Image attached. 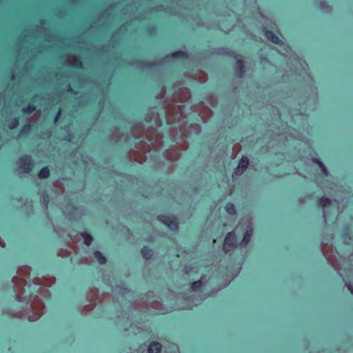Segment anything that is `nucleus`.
<instances>
[{
	"instance_id": "bb28decb",
	"label": "nucleus",
	"mask_w": 353,
	"mask_h": 353,
	"mask_svg": "<svg viewBox=\"0 0 353 353\" xmlns=\"http://www.w3.org/2000/svg\"><path fill=\"white\" fill-rule=\"evenodd\" d=\"M312 161L314 163H315L316 164H317L319 165V167H321V164H323V163L321 161H320L319 159H318L316 158H313Z\"/></svg>"
},
{
	"instance_id": "f8f14e48",
	"label": "nucleus",
	"mask_w": 353,
	"mask_h": 353,
	"mask_svg": "<svg viewBox=\"0 0 353 353\" xmlns=\"http://www.w3.org/2000/svg\"><path fill=\"white\" fill-rule=\"evenodd\" d=\"M152 250L146 246L143 247L141 250V254L143 257L146 260L150 259L152 256Z\"/></svg>"
},
{
	"instance_id": "1a4fd4ad",
	"label": "nucleus",
	"mask_w": 353,
	"mask_h": 353,
	"mask_svg": "<svg viewBox=\"0 0 353 353\" xmlns=\"http://www.w3.org/2000/svg\"><path fill=\"white\" fill-rule=\"evenodd\" d=\"M162 344L157 341H151L148 345V353H161Z\"/></svg>"
},
{
	"instance_id": "a878e982",
	"label": "nucleus",
	"mask_w": 353,
	"mask_h": 353,
	"mask_svg": "<svg viewBox=\"0 0 353 353\" xmlns=\"http://www.w3.org/2000/svg\"><path fill=\"white\" fill-rule=\"evenodd\" d=\"M312 161L314 163H315L316 164H317L319 165V167H321V164H323V163L321 161H320L319 159H318L316 158H313Z\"/></svg>"
},
{
	"instance_id": "39448f33",
	"label": "nucleus",
	"mask_w": 353,
	"mask_h": 353,
	"mask_svg": "<svg viewBox=\"0 0 353 353\" xmlns=\"http://www.w3.org/2000/svg\"><path fill=\"white\" fill-rule=\"evenodd\" d=\"M32 167V159L30 156H23L18 161V168L20 173H28Z\"/></svg>"
},
{
	"instance_id": "4468645a",
	"label": "nucleus",
	"mask_w": 353,
	"mask_h": 353,
	"mask_svg": "<svg viewBox=\"0 0 353 353\" xmlns=\"http://www.w3.org/2000/svg\"><path fill=\"white\" fill-rule=\"evenodd\" d=\"M49 176H50V170L48 169V167H45V168H42L38 174V177L39 179H47V178H48Z\"/></svg>"
},
{
	"instance_id": "6e6552de",
	"label": "nucleus",
	"mask_w": 353,
	"mask_h": 353,
	"mask_svg": "<svg viewBox=\"0 0 353 353\" xmlns=\"http://www.w3.org/2000/svg\"><path fill=\"white\" fill-rule=\"evenodd\" d=\"M248 163H249V159L245 157H243L241 159V160L235 170V174L236 175L242 174L245 172L246 168H248Z\"/></svg>"
},
{
	"instance_id": "2eb2a0df",
	"label": "nucleus",
	"mask_w": 353,
	"mask_h": 353,
	"mask_svg": "<svg viewBox=\"0 0 353 353\" xmlns=\"http://www.w3.org/2000/svg\"><path fill=\"white\" fill-rule=\"evenodd\" d=\"M81 236L83 239V243L86 245H90L92 241H93V239L92 237V236L87 233V232H83L81 234Z\"/></svg>"
},
{
	"instance_id": "c756f323",
	"label": "nucleus",
	"mask_w": 353,
	"mask_h": 353,
	"mask_svg": "<svg viewBox=\"0 0 353 353\" xmlns=\"http://www.w3.org/2000/svg\"><path fill=\"white\" fill-rule=\"evenodd\" d=\"M347 286L348 290L351 292V293L353 294V288L351 287L350 285H347Z\"/></svg>"
},
{
	"instance_id": "393cba45",
	"label": "nucleus",
	"mask_w": 353,
	"mask_h": 353,
	"mask_svg": "<svg viewBox=\"0 0 353 353\" xmlns=\"http://www.w3.org/2000/svg\"><path fill=\"white\" fill-rule=\"evenodd\" d=\"M19 124L18 120L15 119L12 123L9 124L8 127L10 129H14Z\"/></svg>"
},
{
	"instance_id": "5701e85b",
	"label": "nucleus",
	"mask_w": 353,
	"mask_h": 353,
	"mask_svg": "<svg viewBox=\"0 0 353 353\" xmlns=\"http://www.w3.org/2000/svg\"><path fill=\"white\" fill-rule=\"evenodd\" d=\"M343 242L346 244H350L352 241V239L351 237L348 235L347 233H345L344 235H343Z\"/></svg>"
},
{
	"instance_id": "cd10ccee",
	"label": "nucleus",
	"mask_w": 353,
	"mask_h": 353,
	"mask_svg": "<svg viewBox=\"0 0 353 353\" xmlns=\"http://www.w3.org/2000/svg\"><path fill=\"white\" fill-rule=\"evenodd\" d=\"M61 110H59L57 114V115L55 116V118H54V121L57 122L61 115Z\"/></svg>"
},
{
	"instance_id": "9d476101",
	"label": "nucleus",
	"mask_w": 353,
	"mask_h": 353,
	"mask_svg": "<svg viewBox=\"0 0 353 353\" xmlns=\"http://www.w3.org/2000/svg\"><path fill=\"white\" fill-rule=\"evenodd\" d=\"M331 205V200L326 197H322L320 199L319 201V205L323 208V217L325 219V221H326V212L325 208L329 207Z\"/></svg>"
},
{
	"instance_id": "dca6fc26",
	"label": "nucleus",
	"mask_w": 353,
	"mask_h": 353,
	"mask_svg": "<svg viewBox=\"0 0 353 353\" xmlns=\"http://www.w3.org/2000/svg\"><path fill=\"white\" fill-rule=\"evenodd\" d=\"M170 57H172V58H174V59L186 58L187 57V54H186V53H185L183 51H177V52H174L170 54V55L167 56V58H170Z\"/></svg>"
},
{
	"instance_id": "aec40b11",
	"label": "nucleus",
	"mask_w": 353,
	"mask_h": 353,
	"mask_svg": "<svg viewBox=\"0 0 353 353\" xmlns=\"http://www.w3.org/2000/svg\"><path fill=\"white\" fill-rule=\"evenodd\" d=\"M36 110V108L34 105H28L27 107H25L22 109V112L24 113L30 114Z\"/></svg>"
},
{
	"instance_id": "9b49d317",
	"label": "nucleus",
	"mask_w": 353,
	"mask_h": 353,
	"mask_svg": "<svg viewBox=\"0 0 353 353\" xmlns=\"http://www.w3.org/2000/svg\"><path fill=\"white\" fill-rule=\"evenodd\" d=\"M245 72V65L241 60H237L236 63V74L238 77H243Z\"/></svg>"
},
{
	"instance_id": "7c9ffc66",
	"label": "nucleus",
	"mask_w": 353,
	"mask_h": 353,
	"mask_svg": "<svg viewBox=\"0 0 353 353\" xmlns=\"http://www.w3.org/2000/svg\"><path fill=\"white\" fill-rule=\"evenodd\" d=\"M77 66H79V67H81L82 64H81V63L80 61H78V62L77 63Z\"/></svg>"
},
{
	"instance_id": "f257e3e1",
	"label": "nucleus",
	"mask_w": 353,
	"mask_h": 353,
	"mask_svg": "<svg viewBox=\"0 0 353 353\" xmlns=\"http://www.w3.org/2000/svg\"><path fill=\"white\" fill-rule=\"evenodd\" d=\"M15 296L19 301L26 302L28 319L30 321H35L40 316V311L43 307L41 300L38 298L37 292L40 289L37 283H26L18 279H12Z\"/></svg>"
},
{
	"instance_id": "c85d7f7f",
	"label": "nucleus",
	"mask_w": 353,
	"mask_h": 353,
	"mask_svg": "<svg viewBox=\"0 0 353 353\" xmlns=\"http://www.w3.org/2000/svg\"><path fill=\"white\" fill-rule=\"evenodd\" d=\"M296 64H297V65H301V66L304 67V65H304V63H303V62H302V61H301V60H296Z\"/></svg>"
},
{
	"instance_id": "f3484780",
	"label": "nucleus",
	"mask_w": 353,
	"mask_h": 353,
	"mask_svg": "<svg viewBox=\"0 0 353 353\" xmlns=\"http://www.w3.org/2000/svg\"><path fill=\"white\" fill-rule=\"evenodd\" d=\"M94 257L97 259L99 263L103 264L106 262V258L103 254L99 251H95L94 252Z\"/></svg>"
},
{
	"instance_id": "b1692460",
	"label": "nucleus",
	"mask_w": 353,
	"mask_h": 353,
	"mask_svg": "<svg viewBox=\"0 0 353 353\" xmlns=\"http://www.w3.org/2000/svg\"><path fill=\"white\" fill-rule=\"evenodd\" d=\"M319 168L325 176H327L329 175V172L324 164H321Z\"/></svg>"
},
{
	"instance_id": "a211bd4d",
	"label": "nucleus",
	"mask_w": 353,
	"mask_h": 353,
	"mask_svg": "<svg viewBox=\"0 0 353 353\" xmlns=\"http://www.w3.org/2000/svg\"><path fill=\"white\" fill-rule=\"evenodd\" d=\"M225 209L226 212L230 214H235V206L234 204L231 203H228L226 204Z\"/></svg>"
},
{
	"instance_id": "7ed1b4c3",
	"label": "nucleus",
	"mask_w": 353,
	"mask_h": 353,
	"mask_svg": "<svg viewBox=\"0 0 353 353\" xmlns=\"http://www.w3.org/2000/svg\"><path fill=\"white\" fill-rule=\"evenodd\" d=\"M263 31L266 38L275 44H280L278 52L283 55H287L290 51V48L288 46L282 43L281 40L273 32L266 28H263Z\"/></svg>"
},
{
	"instance_id": "ddd939ff",
	"label": "nucleus",
	"mask_w": 353,
	"mask_h": 353,
	"mask_svg": "<svg viewBox=\"0 0 353 353\" xmlns=\"http://www.w3.org/2000/svg\"><path fill=\"white\" fill-rule=\"evenodd\" d=\"M319 9L325 12V13H328V12H330L332 11V8L331 6H330L325 1H320L319 3Z\"/></svg>"
},
{
	"instance_id": "423d86ee",
	"label": "nucleus",
	"mask_w": 353,
	"mask_h": 353,
	"mask_svg": "<svg viewBox=\"0 0 353 353\" xmlns=\"http://www.w3.org/2000/svg\"><path fill=\"white\" fill-rule=\"evenodd\" d=\"M254 228L251 223H249L245 228L243 234V237L241 241L239 243L238 246L242 249L247 247L248 243L250 242L252 236L253 235Z\"/></svg>"
},
{
	"instance_id": "473e14b6",
	"label": "nucleus",
	"mask_w": 353,
	"mask_h": 353,
	"mask_svg": "<svg viewBox=\"0 0 353 353\" xmlns=\"http://www.w3.org/2000/svg\"><path fill=\"white\" fill-rule=\"evenodd\" d=\"M0 245L2 247L3 246V245L1 242H0Z\"/></svg>"
},
{
	"instance_id": "f03ea898",
	"label": "nucleus",
	"mask_w": 353,
	"mask_h": 353,
	"mask_svg": "<svg viewBox=\"0 0 353 353\" xmlns=\"http://www.w3.org/2000/svg\"><path fill=\"white\" fill-rule=\"evenodd\" d=\"M210 281V277L206 274L202 275L201 278L193 283H192L190 285V290L189 292L191 294H185L183 298L187 302V305L184 306L183 308L191 309L194 306H196L200 305L204 299L207 297L212 295V292H210L208 294H203L202 296H199L196 297L193 293H196L200 292L203 288L206 286Z\"/></svg>"
},
{
	"instance_id": "2f4dec72",
	"label": "nucleus",
	"mask_w": 353,
	"mask_h": 353,
	"mask_svg": "<svg viewBox=\"0 0 353 353\" xmlns=\"http://www.w3.org/2000/svg\"><path fill=\"white\" fill-rule=\"evenodd\" d=\"M68 90H69V91H70V90H71V87H70V85H68Z\"/></svg>"
},
{
	"instance_id": "4be33fe9",
	"label": "nucleus",
	"mask_w": 353,
	"mask_h": 353,
	"mask_svg": "<svg viewBox=\"0 0 353 353\" xmlns=\"http://www.w3.org/2000/svg\"><path fill=\"white\" fill-rule=\"evenodd\" d=\"M42 203L45 205L46 208H48V205L49 203L48 196L47 194H43L42 196Z\"/></svg>"
},
{
	"instance_id": "412c9836",
	"label": "nucleus",
	"mask_w": 353,
	"mask_h": 353,
	"mask_svg": "<svg viewBox=\"0 0 353 353\" xmlns=\"http://www.w3.org/2000/svg\"><path fill=\"white\" fill-rule=\"evenodd\" d=\"M315 103V99H310L308 100V101H307V103H305V110L307 109H309V110H312L314 109V105Z\"/></svg>"
},
{
	"instance_id": "6ab92c4d",
	"label": "nucleus",
	"mask_w": 353,
	"mask_h": 353,
	"mask_svg": "<svg viewBox=\"0 0 353 353\" xmlns=\"http://www.w3.org/2000/svg\"><path fill=\"white\" fill-rule=\"evenodd\" d=\"M31 130V125L30 124L28 123L25 125L23 128L20 131L21 135H28Z\"/></svg>"
},
{
	"instance_id": "0eeeda50",
	"label": "nucleus",
	"mask_w": 353,
	"mask_h": 353,
	"mask_svg": "<svg viewBox=\"0 0 353 353\" xmlns=\"http://www.w3.org/2000/svg\"><path fill=\"white\" fill-rule=\"evenodd\" d=\"M159 219L170 230L176 231L178 229V224L175 218L168 216H160Z\"/></svg>"
},
{
	"instance_id": "20e7f679",
	"label": "nucleus",
	"mask_w": 353,
	"mask_h": 353,
	"mask_svg": "<svg viewBox=\"0 0 353 353\" xmlns=\"http://www.w3.org/2000/svg\"><path fill=\"white\" fill-rule=\"evenodd\" d=\"M237 246L236 236L234 232H230L227 234L224 239L223 249L225 252H229L233 250Z\"/></svg>"
}]
</instances>
